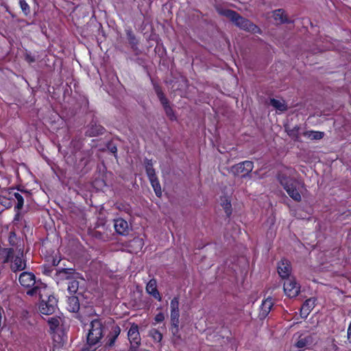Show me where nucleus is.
I'll use <instances>...</instances> for the list:
<instances>
[{"instance_id":"obj_1","label":"nucleus","mask_w":351,"mask_h":351,"mask_svg":"<svg viewBox=\"0 0 351 351\" xmlns=\"http://www.w3.org/2000/svg\"><path fill=\"white\" fill-rule=\"evenodd\" d=\"M104 325L101 319H93L86 335V343L80 351H95L101 346Z\"/></svg>"},{"instance_id":"obj_2","label":"nucleus","mask_w":351,"mask_h":351,"mask_svg":"<svg viewBox=\"0 0 351 351\" xmlns=\"http://www.w3.org/2000/svg\"><path fill=\"white\" fill-rule=\"evenodd\" d=\"M47 291L46 286L42 282L40 285H36L27 291V295L29 296L39 295L40 302L39 304V311L43 315L53 314L58 307V300L53 295L46 294L47 300L43 298V295Z\"/></svg>"},{"instance_id":"obj_3","label":"nucleus","mask_w":351,"mask_h":351,"mask_svg":"<svg viewBox=\"0 0 351 351\" xmlns=\"http://www.w3.org/2000/svg\"><path fill=\"white\" fill-rule=\"evenodd\" d=\"M219 14L228 18L235 25L239 28L253 33L261 34V29L250 20L241 16L238 12L230 9H222L219 11Z\"/></svg>"},{"instance_id":"obj_4","label":"nucleus","mask_w":351,"mask_h":351,"mask_svg":"<svg viewBox=\"0 0 351 351\" xmlns=\"http://www.w3.org/2000/svg\"><path fill=\"white\" fill-rule=\"evenodd\" d=\"M276 178L283 189L294 201H301L302 197L297 189L300 183L297 180L287 176L285 173L282 172H278Z\"/></svg>"},{"instance_id":"obj_5","label":"nucleus","mask_w":351,"mask_h":351,"mask_svg":"<svg viewBox=\"0 0 351 351\" xmlns=\"http://www.w3.org/2000/svg\"><path fill=\"white\" fill-rule=\"evenodd\" d=\"M179 299V296H175L170 302L171 330L172 335L178 338H180Z\"/></svg>"},{"instance_id":"obj_6","label":"nucleus","mask_w":351,"mask_h":351,"mask_svg":"<svg viewBox=\"0 0 351 351\" xmlns=\"http://www.w3.org/2000/svg\"><path fill=\"white\" fill-rule=\"evenodd\" d=\"M154 89L164 108L166 115L169 118L170 120H176V117L175 115L174 111L172 107L170 106L169 101L163 93L161 86L157 84H154Z\"/></svg>"},{"instance_id":"obj_7","label":"nucleus","mask_w":351,"mask_h":351,"mask_svg":"<svg viewBox=\"0 0 351 351\" xmlns=\"http://www.w3.org/2000/svg\"><path fill=\"white\" fill-rule=\"evenodd\" d=\"M128 337L130 343L129 351H137L141 345V338L138 330V326L136 324H132L128 332Z\"/></svg>"},{"instance_id":"obj_8","label":"nucleus","mask_w":351,"mask_h":351,"mask_svg":"<svg viewBox=\"0 0 351 351\" xmlns=\"http://www.w3.org/2000/svg\"><path fill=\"white\" fill-rule=\"evenodd\" d=\"M254 169V163L250 160H245L231 167L230 171L234 176L245 177L248 176Z\"/></svg>"},{"instance_id":"obj_9","label":"nucleus","mask_w":351,"mask_h":351,"mask_svg":"<svg viewBox=\"0 0 351 351\" xmlns=\"http://www.w3.org/2000/svg\"><path fill=\"white\" fill-rule=\"evenodd\" d=\"M283 289L285 294L289 298H295L300 292V285L296 282L293 277L285 279Z\"/></svg>"},{"instance_id":"obj_10","label":"nucleus","mask_w":351,"mask_h":351,"mask_svg":"<svg viewBox=\"0 0 351 351\" xmlns=\"http://www.w3.org/2000/svg\"><path fill=\"white\" fill-rule=\"evenodd\" d=\"M19 281L22 287L26 288H33L40 284H36V276L32 272L23 271L22 272L19 278Z\"/></svg>"},{"instance_id":"obj_11","label":"nucleus","mask_w":351,"mask_h":351,"mask_svg":"<svg viewBox=\"0 0 351 351\" xmlns=\"http://www.w3.org/2000/svg\"><path fill=\"white\" fill-rule=\"evenodd\" d=\"M277 270L279 276L282 279L291 277L290 275L292 271L291 262L287 258H282L278 263Z\"/></svg>"},{"instance_id":"obj_12","label":"nucleus","mask_w":351,"mask_h":351,"mask_svg":"<svg viewBox=\"0 0 351 351\" xmlns=\"http://www.w3.org/2000/svg\"><path fill=\"white\" fill-rule=\"evenodd\" d=\"M121 333V328L117 324H113L106 337V346L113 347L115 344L117 337Z\"/></svg>"},{"instance_id":"obj_13","label":"nucleus","mask_w":351,"mask_h":351,"mask_svg":"<svg viewBox=\"0 0 351 351\" xmlns=\"http://www.w3.org/2000/svg\"><path fill=\"white\" fill-rule=\"evenodd\" d=\"M105 132L104 127L92 121L86 128L85 135L89 137H95L104 134Z\"/></svg>"},{"instance_id":"obj_14","label":"nucleus","mask_w":351,"mask_h":351,"mask_svg":"<svg viewBox=\"0 0 351 351\" xmlns=\"http://www.w3.org/2000/svg\"><path fill=\"white\" fill-rule=\"evenodd\" d=\"M23 251L19 254L14 256L10 262H12V265L10 266V269L14 273H16L17 271H21L24 270L26 268V261L23 258Z\"/></svg>"},{"instance_id":"obj_15","label":"nucleus","mask_w":351,"mask_h":351,"mask_svg":"<svg viewBox=\"0 0 351 351\" xmlns=\"http://www.w3.org/2000/svg\"><path fill=\"white\" fill-rule=\"evenodd\" d=\"M274 306L273 299L271 297L263 300L259 308L258 317L260 319H264L269 315L271 308Z\"/></svg>"},{"instance_id":"obj_16","label":"nucleus","mask_w":351,"mask_h":351,"mask_svg":"<svg viewBox=\"0 0 351 351\" xmlns=\"http://www.w3.org/2000/svg\"><path fill=\"white\" fill-rule=\"evenodd\" d=\"M315 306V299L308 298L304 301L300 308V314L302 318L306 319Z\"/></svg>"},{"instance_id":"obj_17","label":"nucleus","mask_w":351,"mask_h":351,"mask_svg":"<svg viewBox=\"0 0 351 351\" xmlns=\"http://www.w3.org/2000/svg\"><path fill=\"white\" fill-rule=\"evenodd\" d=\"M13 189L11 188L8 190H5L2 192V194H0V204L6 209H9L13 206L12 197L11 195Z\"/></svg>"},{"instance_id":"obj_18","label":"nucleus","mask_w":351,"mask_h":351,"mask_svg":"<svg viewBox=\"0 0 351 351\" xmlns=\"http://www.w3.org/2000/svg\"><path fill=\"white\" fill-rule=\"evenodd\" d=\"M145 289L147 293L152 295L156 300L159 302L162 300V297L157 289V282L156 279L152 278L149 280V281L147 283Z\"/></svg>"},{"instance_id":"obj_19","label":"nucleus","mask_w":351,"mask_h":351,"mask_svg":"<svg viewBox=\"0 0 351 351\" xmlns=\"http://www.w3.org/2000/svg\"><path fill=\"white\" fill-rule=\"evenodd\" d=\"M114 228L116 232L120 235H127L128 234V223L127 221L122 218L114 220Z\"/></svg>"},{"instance_id":"obj_20","label":"nucleus","mask_w":351,"mask_h":351,"mask_svg":"<svg viewBox=\"0 0 351 351\" xmlns=\"http://www.w3.org/2000/svg\"><path fill=\"white\" fill-rule=\"evenodd\" d=\"M125 32L128 43L131 47V49L134 52H136L137 51H138V40L136 38L134 33L133 32L132 29L130 27L126 29Z\"/></svg>"},{"instance_id":"obj_21","label":"nucleus","mask_w":351,"mask_h":351,"mask_svg":"<svg viewBox=\"0 0 351 351\" xmlns=\"http://www.w3.org/2000/svg\"><path fill=\"white\" fill-rule=\"evenodd\" d=\"M14 249L12 247H0V256L3 259V264L8 263L12 261L14 258Z\"/></svg>"},{"instance_id":"obj_22","label":"nucleus","mask_w":351,"mask_h":351,"mask_svg":"<svg viewBox=\"0 0 351 351\" xmlns=\"http://www.w3.org/2000/svg\"><path fill=\"white\" fill-rule=\"evenodd\" d=\"M274 18L275 21L280 23H290L291 21L289 20L287 15L283 9H277L274 12Z\"/></svg>"},{"instance_id":"obj_23","label":"nucleus","mask_w":351,"mask_h":351,"mask_svg":"<svg viewBox=\"0 0 351 351\" xmlns=\"http://www.w3.org/2000/svg\"><path fill=\"white\" fill-rule=\"evenodd\" d=\"M58 276L60 280H69L74 278L75 270L73 268L62 269L57 272Z\"/></svg>"},{"instance_id":"obj_24","label":"nucleus","mask_w":351,"mask_h":351,"mask_svg":"<svg viewBox=\"0 0 351 351\" xmlns=\"http://www.w3.org/2000/svg\"><path fill=\"white\" fill-rule=\"evenodd\" d=\"M68 309L69 311L75 313L80 309V302L78 298L75 295H71L68 298Z\"/></svg>"},{"instance_id":"obj_25","label":"nucleus","mask_w":351,"mask_h":351,"mask_svg":"<svg viewBox=\"0 0 351 351\" xmlns=\"http://www.w3.org/2000/svg\"><path fill=\"white\" fill-rule=\"evenodd\" d=\"M11 195L12 197V202H14V199L16 200V204L14 206V210H21L24 205L23 197L20 193L15 192L14 189Z\"/></svg>"},{"instance_id":"obj_26","label":"nucleus","mask_w":351,"mask_h":351,"mask_svg":"<svg viewBox=\"0 0 351 351\" xmlns=\"http://www.w3.org/2000/svg\"><path fill=\"white\" fill-rule=\"evenodd\" d=\"M313 342V337L311 335L306 336L303 338H300L298 341L295 343V347L298 348H305L307 346H310Z\"/></svg>"},{"instance_id":"obj_27","label":"nucleus","mask_w":351,"mask_h":351,"mask_svg":"<svg viewBox=\"0 0 351 351\" xmlns=\"http://www.w3.org/2000/svg\"><path fill=\"white\" fill-rule=\"evenodd\" d=\"M269 104L277 110L280 112H285L287 110V106L284 101H281L278 99L272 98L270 99Z\"/></svg>"},{"instance_id":"obj_28","label":"nucleus","mask_w":351,"mask_h":351,"mask_svg":"<svg viewBox=\"0 0 351 351\" xmlns=\"http://www.w3.org/2000/svg\"><path fill=\"white\" fill-rule=\"evenodd\" d=\"M149 180L152 188L154 189L156 195L157 197H160L162 195V190L158 177L156 176L153 178H149Z\"/></svg>"},{"instance_id":"obj_29","label":"nucleus","mask_w":351,"mask_h":351,"mask_svg":"<svg viewBox=\"0 0 351 351\" xmlns=\"http://www.w3.org/2000/svg\"><path fill=\"white\" fill-rule=\"evenodd\" d=\"M145 167L146 173L147 175L148 178H153L156 176L155 169L153 167V164L151 160L146 159L145 161Z\"/></svg>"},{"instance_id":"obj_30","label":"nucleus","mask_w":351,"mask_h":351,"mask_svg":"<svg viewBox=\"0 0 351 351\" xmlns=\"http://www.w3.org/2000/svg\"><path fill=\"white\" fill-rule=\"evenodd\" d=\"M304 135L311 140H319L324 137V133L319 131H308L304 132Z\"/></svg>"},{"instance_id":"obj_31","label":"nucleus","mask_w":351,"mask_h":351,"mask_svg":"<svg viewBox=\"0 0 351 351\" xmlns=\"http://www.w3.org/2000/svg\"><path fill=\"white\" fill-rule=\"evenodd\" d=\"M79 288V282L75 279L73 278L71 280H69L68 283V287L67 290L70 293L71 295H73L77 293Z\"/></svg>"},{"instance_id":"obj_32","label":"nucleus","mask_w":351,"mask_h":351,"mask_svg":"<svg viewBox=\"0 0 351 351\" xmlns=\"http://www.w3.org/2000/svg\"><path fill=\"white\" fill-rule=\"evenodd\" d=\"M221 204L226 214L227 217H230L232 212L230 200L225 197L224 200L222 201Z\"/></svg>"},{"instance_id":"obj_33","label":"nucleus","mask_w":351,"mask_h":351,"mask_svg":"<svg viewBox=\"0 0 351 351\" xmlns=\"http://www.w3.org/2000/svg\"><path fill=\"white\" fill-rule=\"evenodd\" d=\"M149 336L156 342H160L162 339V334L156 328H152L149 331Z\"/></svg>"},{"instance_id":"obj_34","label":"nucleus","mask_w":351,"mask_h":351,"mask_svg":"<svg viewBox=\"0 0 351 351\" xmlns=\"http://www.w3.org/2000/svg\"><path fill=\"white\" fill-rule=\"evenodd\" d=\"M299 130L300 127L298 125L294 126L293 128H286V132L287 134L294 140H298L299 138Z\"/></svg>"},{"instance_id":"obj_35","label":"nucleus","mask_w":351,"mask_h":351,"mask_svg":"<svg viewBox=\"0 0 351 351\" xmlns=\"http://www.w3.org/2000/svg\"><path fill=\"white\" fill-rule=\"evenodd\" d=\"M47 323L49 326L50 330H52L53 332H54L60 325L59 319L54 317H50L48 319Z\"/></svg>"},{"instance_id":"obj_36","label":"nucleus","mask_w":351,"mask_h":351,"mask_svg":"<svg viewBox=\"0 0 351 351\" xmlns=\"http://www.w3.org/2000/svg\"><path fill=\"white\" fill-rule=\"evenodd\" d=\"M19 5L25 16H28L30 14V7L25 0H19Z\"/></svg>"},{"instance_id":"obj_37","label":"nucleus","mask_w":351,"mask_h":351,"mask_svg":"<svg viewBox=\"0 0 351 351\" xmlns=\"http://www.w3.org/2000/svg\"><path fill=\"white\" fill-rule=\"evenodd\" d=\"M106 147L109 152H110L112 154L114 155L115 157H117V145L113 143L112 141H110L107 143Z\"/></svg>"},{"instance_id":"obj_38","label":"nucleus","mask_w":351,"mask_h":351,"mask_svg":"<svg viewBox=\"0 0 351 351\" xmlns=\"http://www.w3.org/2000/svg\"><path fill=\"white\" fill-rule=\"evenodd\" d=\"M16 239V234L15 232L11 231L9 233V237H8V241H9V243L10 244V245L14 246L16 245V242H15Z\"/></svg>"},{"instance_id":"obj_39","label":"nucleus","mask_w":351,"mask_h":351,"mask_svg":"<svg viewBox=\"0 0 351 351\" xmlns=\"http://www.w3.org/2000/svg\"><path fill=\"white\" fill-rule=\"evenodd\" d=\"M25 60L29 64H32L36 62V58L34 55H32L29 52H26L25 53Z\"/></svg>"},{"instance_id":"obj_40","label":"nucleus","mask_w":351,"mask_h":351,"mask_svg":"<svg viewBox=\"0 0 351 351\" xmlns=\"http://www.w3.org/2000/svg\"><path fill=\"white\" fill-rule=\"evenodd\" d=\"M154 320L157 323H161L165 320V315L163 313L160 312L158 314L156 315L154 317Z\"/></svg>"},{"instance_id":"obj_41","label":"nucleus","mask_w":351,"mask_h":351,"mask_svg":"<svg viewBox=\"0 0 351 351\" xmlns=\"http://www.w3.org/2000/svg\"><path fill=\"white\" fill-rule=\"evenodd\" d=\"M21 210H15L16 212V214L14 215V221H18L21 219Z\"/></svg>"},{"instance_id":"obj_42","label":"nucleus","mask_w":351,"mask_h":351,"mask_svg":"<svg viewBox=\"0 0 351 351\" xmlns=\"http://www.w3.org/2000/svg\"><path fill=\"white\" fill-rule=\"evenodd\" d=\"M347 335L349 342L351 343V322L350 323L348 328Z\"/></svg>"},{"instance_id":"obj_43","label":"nucleus","mask_w":351,"mask_h":351,"mask_svg":"<svg viewBox=\"0 0 351 351\" xmlns=\"http://www.w3.org/2000/svg\"><path fill=\"white\" fill-rule=\"evenodd\" d=\"M58 263V262L56 263V261L55 260L53 261V265H57Z\"/></svg>"},{"instance_id":"obj_44","label":"nucleus","mask_w":351,"mask_h":351,"mask_svg":"<svg viewBox=\"0 0 351 351\" xmlns=\"http://www.w3.org/2000/svg\"><path fill=\"white\" fill-rule=\"evenodd\" d=\"M22 192H25V193H27V191L25 190H23L21 191Z\"/></svg>"}]
</instances>
